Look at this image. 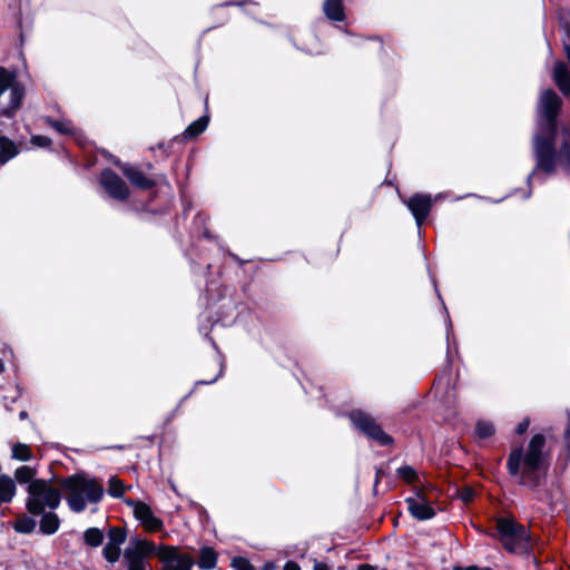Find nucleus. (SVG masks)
<instances>
[{"label": "nucleus", "instance_id": "6", "mask_svg": "<svg viewBox=\"0 0 570 570\" xmlns=\"http://www.w3.org/2000/svg\"><path fill=\"white\" fill-rule=\"evenodd\" d=\"M23 88L12 73L0 67V107L1 114L11 116L21 105Z\"/></svg>", "mask_w": 570, "mask_h": 570}, {"label": "nucleus", "instance_id": "19", "mask_svg": "<svg viewBox=\"0 0 570 570\" xmlns=\"http://www.w3.org/2000/svg\"><path fill=\"white\" fill-rule=\"evenodd\" d=\"M217 553L209 547H204L199 552L198 567L203 570H212L216 567Z\"/></svg>", "mask_w": 570, "mask_h": 570}, {"label": "nucleus", "instance_id": "15", "mask_svg": "<svg viewBox=\"0 0 570 570\" xmlns=\"http://www.w3.org/2000/svg\"><path fill=\"white\" fill-rule=\"evenodd\" d=\"M409 207L415 216L417 224L421 225L430 210L431 198L429 196L416 195L409 200Z\"/></svg>", "mask_w": 570, "mask_h": 570}, {"label": "nucleus", "instance_id": "45", "mask_svg": "<svg viewBox=\"0 0 570 570\" xmlns=\"http://www.w3.org/2000/svg\"><path fill=\"white\" fill-rule=\"evenodd\" d=\"M451 332H452V324L450 323L449 326L446 327V338H448V341L450 340Z\"/></svg>", "mask_w": 570, "mask_h": 570}, {"label": "nucleus", "instance_id": "5", "mask_svg": "<svg viewBox=\"0 0 570 570\" xmlns=\"http://www.w3.org/2000/svg\"><path fill=\"white\" fill-rule=\"evenodd\" d=\"M347 417L357 431L377 444L387 446L393 443V439L384 432L381 424L370 412L363 409H353L347 413Z\"/></svg>", "mask_w": 570, "mask_h": 570}, {"label": "nucleus", "instance_id": "29", "mask_svg": "<svg viewBox=\"0 0 570 570\" xmlns=\"http://www.w3.org/2000/svg\"><path fill=\"white\" fill-rule=\"evenodd\" d=\"M125 487L124 483L117 479L116 476H112L109 479V488L108 493L112 498H120L124 495Z\"/></svg>", "mask_w": 570, "mask_h": 570}, {"label": "nucleus", "instance_id": "39", "mask_svg": "<svg viewBox=\"0 0 570 570\" xmlns=\"http://www.w3.org/2000/svg\"><path fill=\"white\" fill-rule=\"evenodd\" d=\"M51 124H52V126H53L58 131L63 132V134L68 132L67 127H66L62 122L55 121V122H51Z\"/></svg>", "mask_w": 570, "mask_h": 570}, {"label": "nucleus", "instance_id": "47", "mask_svg": "<svg viewBox=\"0 0 570 570\" xmlns=\"http://www.w3.org/2000/svg\"><path fill=\"white\" fill-rule=\"evenodd\" d=\"M4 372V363L0 360V373Z\"/></svg>", "mask_w": 570, "mask_h": 570}, {"label": "nucleus", "instance_id": "13", "mask_svg": "<svg viewBox=\"0 0 570 570\" xmlns=\"http://www.w3.org/2000/svg\"><path fill=\"white\" fill-rule=\"evenodd\" d=\"M407 509L413 518L424 521L430 520L435 515L434 509L430 503L422 497L407 498L405 500Z\"/></svg>", "mask_w": 570, "mask_h": 570}, {"label": "nucleus", "instance_id": "20", "mask_svg": "<svg viewBox=\"0 0 570 570\" xmlns=\"http://www.w3.org/2000/svg\"><path fill=\"white\" fill-rule=\"evenodd\" d=\"M18 154L16 144L4 136H0V164H4Z\"/></svg>", "mask_w": 570, "mask_h": 570}, {"label": "nucleus", "instance_id": "23", "mask_svg": "<svg viewBox=\"0 0 570 570\" xmlns=\"http://www.w3.org/2000/svg\"><path fill=\"white\" fill-rule=\"evenodd\" d=\"M36 525H37V522L35 519L23 515V517L17 519V521L13 524V529L19 533L28 534V533H31L36 529Z\"/></svg>", "mask_w": 570, "mask_h": 570}, {"label": "nucleus", "instance_id": "26", "mask_svg": "<svg viewBox=\"0 0 570 570\" xmlns=\"http://www.w3.org/2000/svg\"><path fill=\"white\" fill-rule=\"evenodd\" d=\"M495 432L493 423L489 421H479L475 426V433L480 439H489Z\"/></svg>", "mask_w": 570, "mask_h": 570}, {"label": "nucleus", "instance_id": "32", "mask_svg": "<svg viewBox=\"0 0 570 570\" xmlns=\"http://www.w3.org/2000/svg\"><path fill=\"white\" fill-rule=\"evenodd\" d=\"M473 498H474V491L470 488H465L460 492V499L465 503L471 502L473 500Z\"/></svg>", "mask_w": 570, "mask_h": 570}, {"label": "nucleus", "instance_id": "10", "mask_svg": "<svg viewBox=\"0 0 570 570\" xmlns=\"http://www.w3.org/2000/svg\"><path fill=\"white\" fill-rule=\"evenodd\" d=\"M163 567L160 570H193L195 560L190 554L178 553L173 547H165L160 554Z\"/></svg>", "mask_w": 570, "mask_h": 570}, {"label": "nucleus", "instance_id": "21", "mask_svg": "<svg viewBox=\"0 0 570 570\" xmlns=\"http://www.w3.org/2000/svg\"><path fill=\"white\" fill-rule=\"evenodd\" d=\"M36 474L37 470L28 465L19 466L14 471V478L20 484L28 483L29 485L31 481L36 480Z\"/></svg>", "mask_w": 570, "mask_h": 570}, {"label": "nucleus", "instance_id": "38", "mask_svg": "<svg viewBox=\"0 0 570 570\" xmlns=\"http://www.w3.org/2000/svg\"><path fill=\"white\" fill-rule=\"evenodd\" d=\"M284 570H301V568L296 562L287 561L284 566Z\"/></svg>", "mask_w": 570, "mask_h": 570}, {"label": "nucleus", "instance_id": "4", "mask_svg": "<svg viewBox=\"0 0 570 570\" xmlns=\"http://www.w3.org/2000/svg\"><path fill=\"white\" fill-rule=\"evenodd\" d=\"M61 503V491L51 481L36 479L27 487L26 509L33 515L55 511Z\"/></svg>", "mask_w": 570, "mask_h": 570}, {"label": "nucleus", "instance_id": "14", "mask_svg": "<svg viewBox=\"0 0 570 570\" xmlns=\"http://www.w3.org/2000/svg\"><path fill=\"white\" fill-rule=\"evenodd\" d=\"M118 166L122 170L124 175L128 178V180L137 188L140 189H149L154 187L155 181L148 177H146L140 170L128 166V165H121L118 163Z\"/></svg>", "mask_w": 570, "mask_h": 570}, {"label": "nucleus", "instance_id": "28", "mask_svg": "<svg viewBox=\"0 0 570 570\" xmlns=\"http://www.w3.org/2000/svg\"><path fill=\"white\" fill-rule=\"evenodd\" d=\"M102 553L107 561L115 563L120 557V547L107 542V544L104 547Z\"/></svg>", "mask_w": 570, "mask_h": 570}, {"label": "nucleus", "instance_id": "44", "mask_svg": "<svg viewBox=\"0 0 570 570\" xmlns=\"http://www.w3.org/2000/svg\"><path fill=\"white\" fill-rule=\"evenodd\" d=\"M453 570H479L476 567L474 566H471V567H468V568H454Z\"/></svg>", "mask_w": 570, "mask_h": 570}, {"label": "nucleus", "instance_id": "49", "mask_svg": "<svg viewBox=\"0 0 570 570\" xmlns=\"http://www.w3.org/2000/svg\"><path fill=\"white\" fill-rule=\"evenodd\" d=\"M209 340H210V342H212V345H213L215 348H217L216 343L214 342V340H213V338H209Z\"/></svg>", "mask_w": 570, "mask_h": 570}, {"label": "nucleus", "instance_id": "43", "mask_svg": "<svg viewBox=\"0 0 570 570\" xmlns=\"http://www.w3.org/2000/svg\"><path fill=\"white\" fill-rule=\"evenodd\" d=\"M564 51H566V56H567V58H568V60L570 62V45H566L564 46Z\"/></svg>", "mask_w": 570, "mask_h": 570}, {"label": "nucleus", "instance_id": "33", "mask_svg": "<svg viewBox=\"0 0 570 570\" xmlns=\"http://www.w3.org/2000/svg\"><path fill=\"white\" fill-rule=\"evenodd\" d=\"M224 373V361L222 360V357H219V371L218 373L209 381H198L196 384H213L214 382H216L218 380V377H220Z\"/></svg>", "mask_w": 570, "mask_h": 570}, {"label": "nucleus", "instance_id": "31", "mask_svg": "<svg viewBox=\"0 0 570 570\" xmlns=\"http://www.w3.org/2000/svg\"><path fill=\"white\" fill-rule=\"evenodd\" d=\"M397 475L406 481L407 483H412L417 479V474L415 470L410 465H404L397 469Z\"/></svg>", "mask_w": 570, "mask_h": 570}, {"label": "nucleus", "instance_id": "37", "mask_svg": "<svg viewBox=\"0 0 570 570\" xmlns=\"http://www.w3.org/2000/svg\"><path fill=\"white\" fill-rule=\"evenodd\" d=\"M213 325H214V323L204 324L203 326L199 327V333L207 336L208 333L213 331Z\"/></svg>", "mask_w": 570, "mask_h": 570}, {"label": "nucleus", "instance_id": "50", "mask_svg": "<svg viewBox=\"0 0 570 570\" xmlns=\"http://www.w3.org/2000/svg\"><path fill=\"white\" fill-rule=\"evenodd\" d=\"M4 502L3 501H0V505L3 504Z\"/></svg>", "mask_w": 570, "mask_h": 570}, {"label": "nucleus", "instance_id": "11", "mask_svg": "<svg viewBox=\"0 0 570 570\" xmlns=\"http://www.w3.org/2000/svg\"><path fill=\"white\" fill-rule=\"evenodd\" d=\"M100 183L105 190L114 198L127 199L129 196V189L126 183L114 171L107 169L102 171Z\"/></svg>", "mask_w": 570, "mask_h": 570}, {"label": "nucleus", "instance_id": "30", "mask_svg": "<svg viewBox=\"0 0 570 570\" xmlns=\"http://www.w3.org/2000/svg\"><path fill=\"white\" fill-rule=\"evenodd\" d=\"M207 122H208V118L207 117H203L200 119H198L197 121H195L194 124H191L185 131V135L186 136H189V137H195L197 136L198 134H200L202 131L205 130L206 126H207Z\"/></svg>", "mask_w": 570, "mask_h": 570}, {"label": "nucleus", "instance_id": "22", "mask_svg": "<svg viewBox=\"0 0 570 570\" xmlns=\"http://www.w3.org/2000/svg\"><path fill=\"white\" fill-rule=\"evenodd\" d=\"M325 13L326 16L332 20H342L343 14V8L340 0H328L325 3Z\"/></svg>", "mask_w": 570, "mask_h": 570}, {"label": "nucleus", "instance_id": "3", "mask_svg": "<svg viewBox=\"0 0 570 570\" xmlns=\"http://www.w3.org/2000/svg\"><path fill=\"white\" fill-rule=\"evenodd\" d=\"M554 134L537 135L534 138V149L537 157V167L547 174H551L557 161L570 165V134L564 132L560 146L556 151L552 145Z\"/></svg>", "mask_w": 570, "mask_h": 570}, {"label": "nucleus", "instance_id": "7", "mask_svg": "<svg viewBox=\"0 0 570 570\" xmlns=\"http://www.w3.org/2000/svg\"><path fill=\"white\" fill-rule=\"evenodd\" d=\"M497 530L499 532L502 546L513 553H521L528 548L529 534L524 527L504 518L497 521Z\"/></svg>", "mask_w": 570, "mask_h": 570}, {"label": "nucleus", "instance_id": "24", "mask_svg": "<svg viewBox=\"0 0 570 570\" xmlns=\"http://www.w3.org/2000/svg\"><path fill=\"white\" fill-rule=\"evenodd\" d=\"M11 458L21 462H27L32 459L30 446L24 443H17L12 446Z\"/></svg>", "mask_w": 570, "mask_h": 570}, {"label": "nucleus", "instance_id": "48", "mask_svg": "<svg viewBox=\"0 0 570 570\" xmlns=\"http://www.w3.org/2000/svg\"><path fill=\"white\" fill-rule=\"evenodd\" d=\"M273 564H265L264 570H273Z\"/></svg>", "mask_w": 570, "mask_h": 570}, {"label": "nucleus", "instance_id": "41", "mask_svg": "<svg viewBox=\"0 0 570 570\" xmlns=\"http://www.w3.org/2000/svg\"><path fill=\"white\" fill-rule=\"evenodd\" d=\"M238 562L242 564L239 570H254V568L244 559H239Z\"/></svg>", "mask_w": 570, "mask_h": 570}, {"label": "nucleus", "instance_id": "34", "mask_svg": "<svg viewBox=\"0 0 570 570\" xmlns=\"http://www.w3.org/2000/svg\"><path fill=\"white\" fill-rule=\"evenodd\" d=\"M529 425H530V419L529 417H524L517 425V429H515L517 434L521 435V434L525 433V431L528 430Z\"/></svg>", "mask_w": 570, "mask_h": 570}, {"label": "nucleus", "instance_id": "46", "mask_svg": "<svg viewBox=\"0 0 570 570\" xmlns=\"http://www.w3.org/2000/svg\"><path fill=\"white\" fill-rule=\"evenodd\" d=\"M27 417H28V413H27L26 411H21V412L19 413V419H20V420H24V419H27Z\"/></svg>", "mask_w": 570, "mask_h": 570}, {"label": "nucleus", "instance_id": "2", "mask_svg": "<svg viewBox=\"0 0 570 570\" xmlns=\"http://www.w3.org/2000/svg\"><path fill=\"white\" fill-rule=\"evenodd\" d=\"M66 493V501L69 509L80 513L90 504H98L104 497V487L95 478L86 473H75L58 481Z\"/></svg>", "mask_w": 570, "mask_h": 570}, {"label": "nucleus", "instance_id": "17", "mask_svg": "<svg viewBox=\"0 0 570 570\" xmlns=\"http://www.w3.org/2000/svg\"><path fill=\"white\" fill-rule=\"evenodd\" d=\"M40 519V532L46 535L56 533L60 527V519L53 511L43 512Z\"/></svg>", "mask_w": 570, "mask_h": 570}, {"label": "nucleus", "instance_id": "42", "mask_svg": "<svg viewBox=\"0 0 570 570\" xmlns=\"http://www.w3.org/2000/svg\"><path fill=\"white\" fill-rule=\"evenodd\" d=\"M357 570H375V568L370 564H362Z\"/></svg>", "mask_w": 570, "mask_h": 570}, {"label": "nucleus", "instance_id": "35", "mask_svg": "<svg viewBox=\"0 0 570 570\" xmlns=\"http://www.w3.org/2000/svg\"><path fill=\"white\" fill-rule=\"evenodd\" d=\"M31 141L38 146H48L50 142L49 138L45 136H36L31 139Z\"/></svg>", "mask_w": 570, "mask_h": 570}, {"label": "nucleus", "instance_id": "40", "mask_svg": "<svg viewBox=\"0 0 570 570\" xmlns=\"http://www.w3.org/2000/svg\"><path fill=\"white\" fill-rule=\"evenodd\" d=\"M313 570H330L328 566L324 562L315 561Z\"/></svg>", "mask_w": 570, "mask_h": 570}, {"label": "nucleus", "instance_id": "16", "mask_svg": "<svg viewBox=\"0 0 570 570\" xmlns=\"http://www.w3.org/2000/svg\"><path fill=\"white\" fill-rule=\"evenodd\" d=\"M553 78L559 89L564 94H570V73L563 62H557L553 68Z\"/></svg>", "mask_w": 570, "mask_h": 570}, {"label": "nucleus", "instance_id": "18", "mask_svg": "<svg viewBox=\"0 0 570 570\" xmlns=\"http://www.w3.org/2000/svg\"><path fill=\"white\" fill-rule=\"evenodd\" d=\"M17 493V485L14 480L7 475L1 474L0 475V501H3L4 503L12 502L13 498Z\"/></svg>", "mask_w": 570, "mask_h": 570}, {"label": "nucleus", "instance_id": "36", "mask_svg": "<svg viewBox=\"0 0 570 570\" xmlns=\"http://www.w3.org/2000/svg\"><path fill=\"white\" fill-rule=\"evenodd\" d=\"M564 442L568 450H570V413H568V425L564 431Z\"/></svg>", "mask_w": 570, "mask_h": 570}, {"label": "nucleus", "instance_id": "25", "mask_svg": "<svg viewBox=\"0 0 570 570\" xmlns=\"http://www.w3.org/2000/svg\"><path fill=\"white\" fill-rule=\"evenodd\" d=\"M85 542L90 547H99L104 540V533L98 528H89L83 533Z\"/></svg>", "mask_w": 570, "mask_h": 570}, {"label": "nucleus", "instance_id": "1", "mask_svg": "<svg viewBox=\"0 0 570 570\" xmlns=\"http://www.w3.org/2000/svg\"><path fill=\"white\" fill-rule=\"evenodd\" d=\"M550 465V455L546 450V436L534 434L527 449H514L508 458L507 468L512 476H518L520 485L535 489L546 478Z\"/></svg>", "mask_w": 570, "mask_h": 570}, {"label": "nucleus", "instance_id": "9", "mask_svg": "<svg viewBox=\"0 0 570 570\" xmlns=\"http://www.w3.org/2000/svg\"><path fill=\"white\" fill-rule=\"evenodd\" d=\"M562 101L551 89L543 91L539 102V114L542 119L541 134H556V119L559 115Z\"/></svg>", "mask_w": 570, "mask_h": 570}, {"label": "nucleus", "instance_id": "27", "mask_svg": "<svg viewBox=\"0 0 570 570\" xmlns=\"http://www.w3.org/2000/svg\"><path fill=\"white\" fill-rule=\"evenodd\" d=\"M126 532L122 528H118V527H115V528H110L109 531H108V539L110 543L115 544V546H121L125 543L126 541Z\"/></svg>", "mask_w": 570, "mask_h": 570}, {"label": "nucleus", "instance_id": "8", "mask_svg": "<svg viewBox=\"0 0 570 570\" xmlns=\"http://www.w3.org/2000/svg\"><path fill=\"white\" fill-rule=\"evenodd\" d=\"M156 551L153 542L142 539H132L125 549L124 562L127 570H151L147 560Z\"/></svg>", "mask_w": 570, "mask_h": 570}, {"label": "nucleus", "instance_id": "12", "mask_svg": "<svg viewBox=\"0 0 570 570\" xmlns=\"http://www.w3.org/2000/svg\"><path fill=\"white\" fill-rule=\"evenodd\" d=\"M126 503L132 507L136 519L140 520L149 530L156 531L163 527V522L154 515L146 503L135 500H126Z\"/></svg>", "mask_w": 570, "mask_h": 570}]
</instances>
